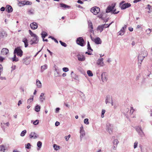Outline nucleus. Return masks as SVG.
Returning a JSON list of instances; mask_svg holds the SVG:
<instances>
[{"mask_svg": "<svg viewBox=\"0 0 152 152\" xmlns=\"http://www.w3.org/2000/svg\"><path fill=\"white\" fill-rule=\"evenodd\" d=\"M14 53L16 54L18 56L21 57L23 56V51L21 50L20 47L16 48L14 51Z\"/></svg>", "mask_w": 152, "mask_h": 152, "instance_id": "f257e3e1", "label": "nucleus"}, {"mask_svg": "<svg viewBox=\"0 0 152 152\" xmlns=\"http://www.w3.org/2000/svg\"><path fill=\"white\" fill-rule=\"evenodd\" d=\"M113 125L109 123H107L106 125V130L110 134L113 132Z\"/></svg>", "mask_w": 152, "mask_h": 152, "instance_id": "f03ea898", "label": "nucleus"}, {"mask_svg": "<svg viewBox=\"0 0 152 152\" xmlns=\"http://www.w3.org/2000/svg\"><path fill=\"white\" fill-rule=\"evenodd\" d=\"M101 78L102 81L103 82H107L108 79L107 73L106 72H103L101 75Z\"/></svg>", "mask_w": 152, "mask_h": 152, "instance_id": "7ed1b4c3", "label": "nucleus"}, {"mask_svg": "<svg viewBox=\"0 0 152 152\" xmlns=\"http://www.w3.org/2000/svg\"><path fill=\"white\" fill-rule=\"evenodd\" d=\"M76 42L78 45L81 46H83L84 45L85 42L83 37H80L77 39Z\"/></svg>", "mask_w": 152, "mask_h": 152, "instance_id": "20e7f679", "label": "nucleus"}, {"mask_svg": "<svg viewBox=\"0 0 152 152\" xmlns=\"http://www.w3.org/2000/svg\"><path fill=\"white\" fill-rule=\"evenodd\" d=\"M100 11V8L97 7H95L91 8V11L95 15H97Z\"/></svg>", "mask_w": 152, "mask_h": 152, "instance_id": "39448f33", "label": "nucleus"}, {"mask_svg": "<svg viewBox=\"0 0 152 152\" xmlns=\"http://www.w3.org/2000/svg\"><path fill=\"white\" fill-rule=\"evenodd\" d=\"M32 3L31 1L25 0L23 1H21L19 2V5L20 6H24L25 5H31Z\"/></svg>", "mask_w": 152, "mask_h": 152, "instance_id": "423d86ee", "label": "nucleus"}, {"mask_svg": "<svg viewBox=\"0 0 152 152\" xmlns=\"http://www.w3.org/2000/svg\"><path fill=\"white\" fill-rule=\"evenodd\" d=\"M33 37V38L30 41V44L31 45L37 44L39 42L38 37L37 35L36 36H34Z\"/></svg>", "mask_w": 152, "mask_h": 152, "instance_id": "0eeeda50", "label": "nucleus"}, {"mask_svg": "<svg viewBox=\"0 0 152 152\" xmlns=\"http://www.w3.org/2000/svg\"><path fill=\"white\" fill-rule=\"evenodd\" d=\"M136 130L140 137H143L144 136V133L141 129V126H138L136 128Z\"/></svg>", "mask_w": 152, "mask_h": 152, "instance_id": "6e6552de", "label": "nucleus"}, {"mask_svg": "<svg viewBox=\"0 0 152 152\" xmlns=\"http://www.w3.org/2000/svg\"><path fill=\"white\" fill-rule=\"evenodd\" d=\"M105 103L106 104L110 103L113 99L112 97L110 95H107L105 97Z\"/></svg>", "mask_w": 152, "mask_h": 152, "instance_id": "1a4fd4ad", "label": "nucleus"}, {"mask_svg": "<svg viewBox=\"0 0 152 152\" xmlns=\"http://www.w3.org/2000/svg\"><path fill=\"white\" fill-rule=\"evenodd\" d=\"M30 58V57H27L25 58H23L22 60V62L23 64L26 65L29 64L31 62V60L29 59Z\"/></svg>", "mask_w": 152, "mask_h": 152, "instance_id": "9d476101", "label": "nucleus"}, {"mask_svg": "<svg viewBox=\"0 0 152 152\" xmlns=\"http://www.w3.org/2000/svg\"><path fill=\"white\" fill-rule=\"evenodd\" d=\"M103 58H101L98 60L96 64L100 66H103L104 65V64L103 61Z\"/></svg>", "mask_w": 152, "mask_h": 152, "instance_id": "9b49d317", "label": "nucleus"}, {"mask_svg": "<svg viewBox=\"0 0 152 152\" xmlns=\"http://www.w3.org/2000/svg\"><path fill=\"white\" fill-rule=\"evenodd\" d=\"M131 6V4L130 3H125L121 6V9L122 10L125 9L127 8L130 7Z\"/></svg>", "mask_w": 152, "mask_h": 152, "instance_id": "f8f14e48", "label": "nucleus"}, {"mask_svg": "<svg viewBox=\"0 0 152 152\" xmlns=\"http://www.w3.org/2000/svg\"><path fill=\"white\" fill-rule=\"evenodd\" d=\"M78 60L80 61H84L85 60V58L83 55L78 54L77 55Z\"/></svg>", "mask_w": 152, "mask_h": 152, "instance_id": "ddd939ff", "label": "nucleus"}, {"mask_svg": "<svg viewBox=\"0 0 152 152\" xmlns=\"http://www.w3.org/2000/svg\"><path fill=\"white\" fill-rule=\"evenodd\" d=\"M29 136L31 138L35 139L38 137V135L35 132H31Z\"/></svg>", "mask_w": 152, "mask_h": 152, "instance_id": "4468645a", "label": "nucleus"}, {"mask_svg": "<svg viewBox=\"0 0 152 152\" xmlns=\"http://www.w3.org/2000/svg\"><path fill=\"white\" fill-rule=\"evenodd\" d=\"M30 26L31 29L35 30L37 28L38 25L36 23L33 22L30 24Z\"/></svg>", "mask_w": 152, "mask_h": 152, "instance_id": "2eb2a0df", "label": "nucleus"}, {"mask_svg": "<svg viewBox=\"0 0 152 152\" xmlns=\"http://www.w3.org/2000/svg\"><path fill=\"white\" fill-rule=\"evenodd\" d=\"M6 9L9 13L12 12L13 11L12 7L10 5H7L6 7Z\"/></svg>", "mask_w": 152, "mask_h": 152, "instance_id": "dca6fc26", "label": "nucleus"}, {"mask_svg": "<svg viewBox=\"0 0 152 152\" xmlns=\"http://www.w3.org/2000/svg\"><path fill=\"white\" fill-rule=\"evenodd\" d=\"M145 58V56H142V55H139L138 56V63L140 64H141L142 60Z\"/></svg>", "mask_w": 152, "mask_h": 152, "instance_id": "f3484780", "label": "nucleus"}, {"mask_svg": "<svg viewBox=\"0 0 152 152\" xmlns=\"http://www.w3.org/2000/svg\"><path fill=\"white\" fill-rule=\"evenodd\" d=\"M8 52L9 50L6 48H3L1 50V54L3 55H7Z\"/></svg>", "mask_w": 152, "mask_h": 152, "instance_id": "a211bd4d", "label": "nucleus"}, {"mask_svg": "<svg viewBox=\"0 0 152 152\" xmlns=\"http://www.w3.org/2000/svg\"><path fill=\"white\" fill-rule=\"evenodd\" d=\"M94 41L95 42V43L97 44H101L102 43L101 39L99 37H97L95 39Z\"/></svg>", "mask_w": 152, "mask_h": 152, "instance_id": "6ab92c4d", "label": "nucleus"}, {"mask_svg": "<svg viewBox=\"0 0 152 152\" xmlns=\"http://www.w3.org/2000/svg\"><path fill=\"white\" fill-rule=\"evenodd\" d=\"M7 34L4 31H2L0 33V39L4 37H6L7 36Z\"/></svg>", "mask_w": 152, "mask_h": 152, "instance_id": "aec40b11", "label": "nucleus"}, {"mask_svg": "<svg viewBox=\"0 0 152 152\" xmlns=\"http://www.w3.org/2000/svg\"><path fill=\"white\" fill-rule=\"evenodd\" d=\"M80 140H82L83 137H84L85 135V132L84 130H80Z\"/></svg>", "mask_w": 152, "mask_h": 152, "instance_id": "412c9836", "label": "nucleus"}, {"mask_svg": "<svg viewBox=\"0 0 152 152\" xmlns=\"http://www.w3.org/2000/svg\"><path fill=\"white\" fill-rule=\"evenodd\" d=\"M114 7L115 6H113L112 7H108L106 10V12H109L113 11V10H114Z\"/></svg>", "mask_w": 152, "mask_h": 152, "instance_id": "4be33fe9", "label": "nucleus"}, {"mask_svg": "<svg viewBox=\"0 0 152 152\" xmlns=\"http://www.w3.org/2000/svg\"><path fill=\"white\" fill-rule=\"evenodd\" d=\"M22 41L24 43L25 47L26 48L28 46V40L25 37L23 39Z\"/></svg>", "mask_w": 152, "mask_h": 152, "instance_id": "5701e85b", "label": "nucleus"}, {"mask_svg": "<svg viewBox=\"0 0 152 152\" xmlns=\"http://www.w3.org/2000/svg\"><path fill=\"white\" fill-rule=\"evenodd\" d=\"M60 5L61 7L64 8L65 9L66 8H69L70 7L69 6L63 3L60 4Z\"/></svg>", "mask_w": 152, "mask_h": 152, "instance_id": "b1692460", "label": "nucleus"}, {"mask_svg": "<svg viewBox=\"0 0 152 152\" xmlns=\"http://www.w3.org/2000/svg\"><path fill=\"white\" fill-rule=\"evenodd\" d=\"M44 95V93H42L40 94L39 98L40 99V101L41 102H43V100L45 99V97H43Z\"/></svg>", "mask_w": 152, "mask_h": 152, "instance_id": "393cba45", "label": "nucleus"}, {"mask_svg": "<svg viewBox=\"0 0 152 152\" xmlns=\"http://www.w3.org/2000/svg\"><path fill=\"white\" fill-rule=\"evenodd\" d=\"M36 84L37 87L39 88H41L42 87V84L40 81L38 80H36Z\"/></svg>", "mask_w": 152, "mask_h": 152, "instance_id": "a878e982", "label": "nucleus"}, {"mask_svg": "<svg viewBox=\"0 0 152 152\" xmlns=\"http://www.w3.org/2000/svg\"><path fill=\"white\" fill-rule=\"evenodd\" d=\"M42 37V39L45 38L46 37L48 36V34L47 32L44 31H42V32L41 33Z\"/></svg>", "mask_w": 152, "mask_h": 152, "instance_id": "bb28decb", "label": "nucleus"}, {"mask_svg": "<svg viewBox=\"0 0 152 152\" xmlns=\"http://www.w3.org/2000/svg\"><path fill=\"white\" fill-rule=\"evenodd\" d=\"M87 49H88V52H91L93 51V50L91 48L90 44L88 41Z\"/></svg>", "mask_w": 152, "mask_h": 152, "instance_id": "cd10ccee", "label": "nucleus"}, {"mask_svg": "<svg viewBox=\"0 0 152 152\" xmlns=\"http://www.w3.org/2000/svg\"><path fill=\"white\" fill-rule=\"evenodd\" d=\"M48 67L47 65L45 64L44 65L41 66V72H43L44 70L46 69Z\"/></svg>", "mask_w": 152, "mask_h": 152, "instance_id": "c85d7f7f", "label": "nucleus"}, {"mask_svg": "<svg viewBox=\"0 0 152 152\" xmlns=\"http://www.w3.org/2000/svg\"><path fill=\"white\" fill-rule=\"evenodd\" d=\"M139 55H142V56H145V57L147 56V53L146 51H142L141 53Z\"/></svg>", "mask_w": 152, "mask_h": 152, "instance_id": "c756f323", "label": "nucleus"}, {"mask_svg": "<svg viewBox=\"0 0 152 152\" xmlns=\"http://www.w3.org/2000/svg\"><path fill=\"white\" fill-rule=\"evenodd\" d=\"M40 109V106L38 105H37L35 107V110L37 112H38L39 111Z\"/></svg>", "mask_w": 152, "mask_h": 152, "instance_id": "7c9ffc66", "label": "nucleus"}, {"mask_svg": "<svg viewBox=\"0 0 152 152\" xmlns=\"http://www.w3.org/2000/svg\"><path fill=\"white\" fill-rule=\"evenodd\" d=\"M54 75L56 77L60 76L59 73L57 71L56 69H55V72L54 73Z\"/></svg>", "mask_w": 152, "mask_h": 152, "instance_id": "2f4dec72", "label": "nucleus"}, {"mask_svg": "<svg viewBox=\"0 0 152 152\" xmlns=\"http://www.w3.org/2000/svg\"><path fill=\"white\" fill-rule=\"evenodd\" d=\"M88 26L91 27V29H93V26L92 23L90 20L88 21Z\"/></svg>", "mask_w": 152, "mask_h": 152, "instance_id": "473e14b6", "label": "nucleus"}, {"mask_svg": "<svg viewBox=\"0 0 152 152\" xmlns=\"http://www.w3.org/2000/svg\"><path fill=\"white\" fill-rule=\"evenodd\" d=\"M87 73L88 76L90 77H92L93 76V74L92 72L89 70L87 71Z\"/></svg>", "mask_w": 152, "mask_h": 152, "instance_id": "72a5a7b5", "label": "nucleus"}, {"mask_svg": "<svg viewBox=\"0 0 152 152\" xmlns=\"http://www.w3.org/2000/svg\"><path fill=\"white\" fill-rule=\"evenodd\" d=\"M34 96H32V97L28 99L27 100V103L28 104H30L31 102L33 100Z\"/></svg>", "mask_w": 152, "mask_h": 152, "instance_id": "f704fd0d", "label": "nucleus"}, {"mask_svg": "<svg viewBox=\"0 0 152 152\" xmlns=\"http://www.w3.org/2000/svg\"><path fill=\"white\" fill-rule=\"evenodd\" d=\"M42 145V142L40 141H39L37 143V146L38 148H39V149H38V150H39V149L41 147Z\"/></svg>", "mask_w": 152, "mask_h": 152, "instance_id": "c9c22d12", "label": "nucleus"}, {"mask_svg": "<svg viewBox=\"0 0 152 152\" xmlns=\"http://www.w3.org/2000/svg\"><path fill=\"white\" fill-rule=\"evenodd\" d=\"M102 27V25H99L98 27L97 30H100V32H102L103 30Z\"/></svg>", "mask_w": 152, "mask_h": 152, "instance_id": "e433bc0d", "label": "nucleus"}, {"mask_svg": "<svg viewBox=\"0 0 152 152\" xmlns=\"http://www.w3.org/2000/svg\"><path fill=\"white\" fill-rule=\"evenodd\" d=\"M125 32L124 30L121 29L120 31L118 32L119 34L120 35H122L124 34Z\"/></svg>", "mask_w": 152, "mask_h": 152, "instance_id": "4c0bfd02", "label": "nucleus"}, {"mask_svg": "<svg viewBox=\"0 0 152 152\" xmlns=\"http://www.w3.org/2000/svg\"><path fill=\"white\" fill-rule=\"evenodd\" d=\"M59 146L57 145L54 144L53 145V148L56 151L58 150V149L59 148Z\"/></svg>", "mask_w": 152, "mask_h": 152, "instance_id": "58836bf2", "label": "nucleus"}, {"mask_svg": "<svg viewBox=\"0 0 152 152\" xmlns=\"http://www.w3.org/2000/svg\"><path fill=\"white\" fill-rule=\"evenodd\" d=\"M84 122L85 124L86 125H88L89 124V122L88 121V118H86L84 120Z\"/></svg>", "mask_w": 152, "mask_h": 152, "instance_id": "ea45409f", "label": "nucleus"}, {"mask_svg": "<svg viewBox=\"0 0 152 152\" xmlns=\"http://www.w3.org/2000/svg\"><path fill=\"white\" fill-rule=\"evenodd\" d=\"M113 143L114 145H117L118 144V139H115L114 140Z\"/></svg>", "mask_w": 152, "mask_h": 152, "instance_id": "a19ab883", "label": "nucleus"}, {"mask_svg": "<svg viewBox=\"0 0 152 152\" xmlns=\"http://www.w3.org/2000/svg\"><path fill=\"white\" fill-rule=\"evenodd\" d=\"M59 42L62 46L65 47H66L67 45L65 42H63L61 41H60Z\"/></svg>", "mask_w": 152, "mask_h": 152, "instance_id": "79ce46f5", "label": "nucleus"}, {"mask_svg": "<svg viewBox=\"0 0 152 152\" xmlns=\"http://www.w3.org/2000/svg\"><path fill=\"white\" fill-rule=\"evenodd\" d=\"M26 133V130H24L22 131L20 134L21 136L22 137L24 136L25 134Z\"/></svg>", "mask_w": 152, "mask_h": 152, "instance_id": "37998d69", "label": "nucleus"}, {"mask_svg": "<svg viewBox=\"0 0 152 152\" xmlns=\"http://www.w3.org/2000/svg\"><path fill=\"white\" fill-rule=\"evenodd\" d=\"M12 61H18V58H17L16 57V55L15 54L14 57L12 58Z\"/></svg>", "mask_w": 152, "mask_h": 152, "instance_id": "c03bdc74", "label": "nucleus"}, {"mask_svg": "<svg viewBox=\"0 0 152 152\" xmlns=\"http://www.w3.org/2000/svg\"><path fill=\"white\" fill-rule=\"evenodd\" d=\"M29 14L33 15L34 14V10H30L28 11Z\"/></svg>", "mask_w": 152, "mask_h": 152, "instance_id": "a18cd8bd", "label": "nucleus"}, {"mask_svg": "<svg viewBox=\"0 0 152 152\" xmlns=\"http://www.w3.org/2000/svg\"><path fill=\"white\" fill-rule=\"evenodd\" d=\"M5 150V147L3 145L0 146V151H4Z\"/></svg>", "mask_w": 152, "mask_h": 152, "instance_id": "49530a36", "label": "nucleus"}, {"mask_svg": "<svg viewBox=\"0 0 152 152\" xmlns=\"http://www.w3.org/2000/svg\"><path fill=\"white\" fill-rule=\"evenodd\" d=\"M29 32L30 34L31 35L32 37H34V36H36L37 35L36 34H34L33 32H32L30 30H29Z\"/></svg>", "mask_w": 152, "mask_h": 152, "instance_id": "de8ad7c7", "label": "nucleus"}, {"mask_svg": "<svg viewBox=\"0 0 152 152\" xmlns=\"http://www.w3.org/2000/svg\"><path fill=\"white\" fill-rule=\"evenodd\" d=\"M138 143L137 141H136L134 143V149L136 148L138 145Z\"/></svg>", "mask_w": 152, "mask_h": 152, "instance_id": "09e8293b", "label": "nucleus"}, {"mask_svg": "<svg viewBox=\"0 0 152 152\" xmlns=\"http://www.w3.org/2000/svg\"><path fill=\"white\" fill-rule=\"evenodd\" d=\"M63 71L64 72H66L69 71L68 68L67 67H64L62 69Z\"/></svg>", "mask_w": 152, "mask_h": 152, "instance_id": "8fccbe9b", "label": "nucleus"}, {"mask_svg": "<svg viewBox=\"0 0 152 152\" xmlns=\"http://www.w3.org/2000/svg\"><path fill=\"white\" fill-rule=\"evenodd\" d=\"M39 121L38 120H36L33 122V124L34 125H37L39 124Z\"/></svg>", "mask_w": 152, "mask_h": 152, "instance_id": "3c124183", "label": "nucleus"}, {"mask_svg": "<svg viewBox=\"0 0 152 152\" xmlns=\"http://www.w3.org/2000/svg\"><path fill=\"white\" fill-rule=\"evenodd\" d=\"M116 10V9H114L113 10V11H111V12H112L113 14H117L119 12V11H118L117 12H115Z\"/></svg>", "mask_w": 152, "mask_h": 152, "instance_id": "603ef678", "label": "nucleus"}, {"mask_svg": "<svg viewBox=\"0 0 152 152\" xmlns=\"http://www.w3.org/2000/svg\"><path fill=\"white\" fill-rule=\"evenodd\" d=\"M31 145L30 143H28L26 145V148L28 149L30 148V146Z\"/></svg>", "mask_w": 152, "mask_h": 152, "instance_id": "864d4df0", "label": "nucleus"}, {"mask_svg": "<svg viewBox=\"0 0 152 152\" xmlns=\"http://www.w3.org/2000/svg\"><path fill=\"white\" fill-rule=\"evenodd\" d=\"M147 7L149 10L151 11L152 9L151 6L149 4H148L147 5Z\"/></svg>", "mask_w": 152, "mask_h": 152, "instance_id": "5fc2aeb1", "label": "nucleus"}, {"mask_svg": "<svg viewBox=\"0 0 152 152\" xmlns=\"http://www.w3.org/2000/svg\"><path fill=\"white\" fill-rule=\"evenodd\" d=\"M146 32L147 34H149L151 32V29L149 28H148L146 30Z\"/></svg>", "mask_w": 152, "mask_h": 152, "instance_id": "6e6d98bb", "label": "nucleus"}, {"mask_svg": "<svg viewBox=\"0 0 152 152\" xmlns=\"http://www.w3.org/2000/svg\"><path fill=\"white\" fill-rule=\"evenodd\" d=\"M70 137V135H69L67 136H65V140H66V141H67L68 140L69 138Z\"/></svg>", "mask_w": 152, "mask_h": 152, "instance_id": "4d7b16f0", "label": "nucleus"}, {"mask_svg": "<svg viewBox=\"0 0 152 152\" xmlns=\"http://www.w3.org/2000/svg\"><path fill=\"white\" fill-rule=\"evenodd\" d=\"M131 109L130 110V114H132L134 112V109L132 107H131Z\"/></svg>", "mask_w": 152, "mask_h": 152, "instance_id": "13d9d810", "label": "nucleus"}, {"mask_svg": "<svg viewBox=\"0 0 152 152\" xmlns=\"http://www.w3.org/2000/svg\"><path fill=\"white\" fill-rule=\"evenodd\" d=\"M4 59V58L0 56V61L2 62Z\"/></svg>", "mask_w": 152, "mask_h": 152, "instance_id": "bf43d9fd", "label": "nucleus"}, {"mask_svg": "<svg viewBox=\"0 0 152 152\" xmlns=\"http://www.w3.org/2000/svg\"><path fill=\"white\" fill-rule=\"evenodd\" d=\"M117 145H114L113 147V148L114 150H116V149Z\"/></svg>", "mask_w": 152, "mask_h": 152, "instance_id": "052dcab7", "label": "nucleus"}, {"mask_svg": "<svg viewBox=\"0 0 152 152\" xmlns=\"http://www.w3.org/2000/svg\"><path fill=\"white\" fill-rule=\"evenodd\" d=\"M43 47L38 52H37L36 54L34 56V57H36V56L39 54V53L41 52L42 49Z\"/></svg>", "mask_w": 152, "mask_h": 152, "instance_id": "680f3d73", "label": "nucleus"}, {"mask_svg": "<svg viewBox=\"0 0 152 152\" xmlns=\"http://www.w3.org/2000/svg\"><path fill=\"white\" fill-rule=\"evenodd\" d=\"M60 110V108H59L57 107L56 108V113H58L59 112V111Z\"/></svg>", "mask_w": 152, "mask_h": 152, "instance_id": "e2e57ef3", "label": "nucleus"}, {"mask_svg": "<svg viewBox=\"0 0 152 152\" xmlns=\"http://www.w3.org/2000/svg\"><path fill=\"white\" fill-rule=\"evenodd\" d=\"M60 124V123L59 122H58V121H56L55 123V125L56 126H58Z\"/></svg>", "mask_w": 152, "mask_h": 152, "instance_id": "0e129e2a", "label": "nucleus"}, {"mask_svg": "<svg viewBox=\"0 0 152 152\" xmlns=\"http://www.w3.org/2000/svg\"><path fill=\"white\" fill-rule=\"evenodd\" d=\"M5 10V8L4 7H2L0 9L1 11H4Z\"/></svg>", "mask_w": 152, "mask_h": 152, "instance_id": "69168bd1", "label": "nucleus"}, {"mask_svg": "<svg viewBox=\"0 0 152 152\" xmlns=\"http://www.w3.org/2000/svg\"><path fill=\"white\" fill-rule=\"evenodd\" d=\"M129 30L130 31H133V28L131 27H129Z\"/></svg>", "mask_w": 152, "mask_h": 152, "instance_id": "338daca9", "label": "nucleus"}, {"mask_svg": "<svg viewBox=\"0 0 152 152\" xmlns=\"http://www.w3.org/2000/svg\"><path fill=\"white\" fill-rule=\"evenodd\" d=\"M105 112V110H102V111L101 114L102 115H104Z\"/></svg>", "mask_w": 152, "mask_h": 152, "instance_id": "774afa93", "label": "nucleus"}]
</instances>
